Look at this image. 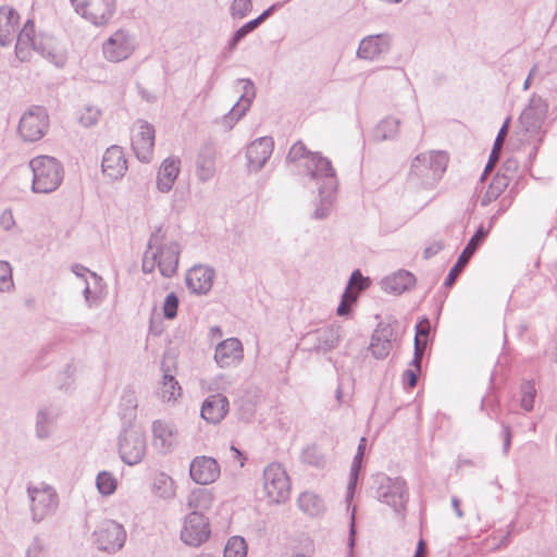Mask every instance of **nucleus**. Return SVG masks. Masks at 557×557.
<instances>
[{
    "instance_id": "obj_7",
    "label": "nucleus",
    "mask_w": 557,
    "mask_h": 557,
    "mask_svg": "<svg viewBox=\"0 0 557 557\" xmlns=\"http://www.w3.org/2000/svg\"><path fill=\"white\" fill-rule=\"evenodd\" d=\"M74 11L94 26L109 24L116 11L115 0H70Z\"/></svg>"
},
{
    "instance_id": "obj_26",
    "label": "nucleus",
    "mask_w": 557,
    "mask_h": 557,
    "mask_svg": "<svg viewBox=\"0 0 557 557\" xmlns=\"http://www.w3.org/2000/svg\"><path fill=\"white\" fill-rule=\"evenodd\" d=\"M395 336L394 327L391 324L380 323L371 336L370 351L375 359H385L392 348Z\"/></svg>"
},
{
    "instance_id": "obj_33",
    "label": "nucleus",
    "mask_w": 557,
    "mask_h": 557,
    "mask_svg": "<svg viewBox=\"0 0 557 557\" xmlns=\"http://www.w3.org/2000/svg\"><path fill=\"white\" fill-rule=\"evenodd\" d=\"M213 503V494L210 490L198 487L193 490L187 496V506L193 511L201 512L209 510Z\"/></svg>"
},
{
    "instance_id": "obj_18",
    "label": "nucleus",
    "mask_w": 557,
    "mask_h": 557,
    "mask_svg": "<svg viewBox=\"0 0 557 557\" xmlns=\"http://www.w3.org/2000/svg\"><path fill=\"white\" fill-rule=\"evenodd\" d=\"M138 129L133 136L132 147L138 160L150 162L154 147V128L146 121L137 122Z\"/></svg>"
},
{
    "instance_id": "obj_14",
    "label": "nucleus",
    "mask_w": 557,
    "mask_h": 557,
    "mask_svg": "<svg viewBox=\"0 0 557 557\" xmlns=\"http://www.w3.org/2000/svg\"><path fill=\"white\" fill-rule=\"evenodd\" d=\"M209 519L201 512L191 511L183 523L181 540L188 546L198 547L210 537Z\"/></svg>"
},
{
    "instance_id": "obj_17",
    "label": "nucleus",
    "mask_w": 557,
    "mask_h": 557,
    "mask_svg": "<svg viewBox=\"0 0 557 557\" xmlns=\"http://www.w3.org/2000/svg\"><path fill=\"white\" fill-rule=\"evenodd\" d=\"M488 235V230H485L482 225L476 230L475 234L470 238L467 246L458 257L457 262L455 265L450 269L449 273L447 274L445 278V286L450 287L459 274L462 272V270L468 264L471 257L474 255L476 249L481 246V244L485 240V238Z\"/></svg>"
},
{
    "instance_id": "obj_45",
    "label": "nucleus",
    "mask_w": 557,
    "mask_h": 557,
    "mask_svg": "<svg viewBox=\"0 0 557 557\" xmlns=\"http://www.w3.org/2000/svg\"><path fill=\"white\" fill-rule=\"evenodd\" d=\"M521 391V407L530 411L534 407V399L536 395L535 386L532 382H523L520 387Z\"/></svg>"
},
{
    "instance_id": "obj_36",
    "label": "nucleus",
    "mask_w": 557,
    "mask_h": 557,
    "mask_svg": "<svg viewBox=\"0 0 557 557\" xmlns=\"http://www.w3.org/2000/svg\"><path fill=\"white\" fill-rule=\"evenodd\" d=\"M299 508L309 516H319L324 511L323 500L315 494L305 492L298 498Z\"/></svg>"
},
{
    "instance_id": "obj_15",
    "label": "nucleus",
    "mask_w": 557,
    "mask_h": 557,
    "mask_svg": "<svg viewBox=\"0 0 557 557\" xmlns=\"http://www.w3.org/2000/svg\"><path fill=\"white\" fill-rule=\"evenodd\" d=\"M391 45L392 36L387 33L366 36L359 42L356 57L364 61H375L382 54L388 53Z\"/></svg>"
},
{
    "instance_id": "obj_51",
    "label": "nucleus",
    "mask_w": 557,
    "mask_h": 557,
    "mask_svg": "<svg viewBox=\"0 0 557 557\" xmlns=\"http://www.w3.org/2000/svg\"><path fill=\"white\" fill-rule=\"evenodd\" d=\"M518 168H519L518 161L513 158H509L503 163L499 172L496 175L505 176L509 183L515 177V174L517 173Z\"/></svg>"
},
{
    "instance_id": "obj_48",
    "label": "nucleus",
    "mask_w": 557,
    "mask_h": 557,
    "mask_svg": "<svg viewBox=\"0 0 557 557\" xmlns=\"http://www.w3.org/2000/svg\"><path fill=\"white\" fill-rule=\"evenodd\" d=\"M180 299L175 293H170L163 302V315L165 319L172 320L177 315Z\"/></svg>"
},
{
    "instance_id": "obj_61",
    "label": "nucleus",
    "mask_w": 557,
    "mask_h": 557,
    "mask_svg": "<svg viewBox=\"0 0 557 557\" xmlns=\"http://www.w3.org/2000/svg\"><path fill=\"white\" fill-rule=\"evenodd\" d=\"M443 247L444 245L441 242H434L424 249L423 257L425 259L432 258L433 256L437 255L443 249Z\"/></svg>"
},
{
    "instance_id": "obj_22",
    "label": "nucleus",
    "mask_w": 557,
    "mask_h": 557,
    "mask_svg": "<svg viewBox=\"0 0 557 557\" xmlns=\"http://www.w3.org/2000/svg\"><path fill=\"white\" fill-rule=\"evenodd\" d=\"M214 275L212 268L195 265L185 275L186 286L193 294L207 295L212 288Z\"/></svg>"
},
{
    "instance_id": "obj_6",
    "label": "nucleus",
    "mask_w": 557,
    "mask_h": 557,
    "mask_svg": "<svg viewBox=\"0 0 557 557\" xmlns=\"http://www.w3.org/2000/svg\"><path fill=\"white\" fill-rule=\"evenodd\" d=\"M305 173L318 186L319 193L337 190V176L330 159L319 152L310 153L304 163Z\"/></svg>"
},
{
    "instance_id": "obj_54",
    "label": "nucleus",
    "mask_w": 557,
    "mask_h": 557,
    "mask_svg": "<svg viewBox=\"0 0 557 557\" xmlns=\"http://www.w3.org/2000/svg\"><path fill=\"white\" fill-rule=\"evenodd\" d=\"M250 32L243 25L239 27L228 41V49L234 50L237 45L249 34Z\"/></svg>"
},
{
    "instance_id": "obj_28",
    "label": "nucleus",
    "mask_w": 557,
    "mask_h": 557,
    "mask_svg": "<svg viewBox=\"0 0 557 557\" xmlns=\"http://www.w3.org/2000/svg\"><path fill=\"white\" fill-rule=\"evenodd\" d=\"M416 283L417 278L410 271L398 270L385 276L381 282V286L388 294L400 295L414 287Z\"/></svg>"
},
{
    "instance_id": "obj_41",
    "label": "nucleus",
    "mask_w": 557,
    "mask_h": 557,
    "mask_svg": "<svg viewBox=\"0 0 557 557\" xmlns=\"http://www.w3.org/2000/svg\"><path fill=\"white\" fill-rule=\"evenodd\" d=\"M335 193H336V190L319 193L320 203L318 205V207L313 211V218L314 219L323 220V219H326L330 215Z\"/></svg>"
},
{
    "instance_id": "obj_8",
    "label": "nucleus",
    "mask_w": 557,
    "mask_h": 557,
    "mask_svg": "<svg viewBox=\"0 0 557 557\" xmlns=\"http://www.w3.org/2000/svg\"><path fill=\"white\" fill-rule=\"evenodd\" d=\"M94 543L99 550L114 554L122 549L126 541V531L114 520H104L92 533Z\"/></svg>"
},
{
    "instance_id": "obj_25",
    "label": "nucleus",
    "mask_w": 557,
    "mask_h": 557,
    "mask_svg": "<svg viewBox=\"0 0 557 557\" xmlns=\"http://www.w3.org/2000/svg\"><path fill=\"white\" fill-rule=\"evenodd\" d=\"M102 172L111 180L122 178L127 171V161L120 146L109 147L102 157Z\"/></svg>"
},
{
    "instance_id": "obj_2",
    "label": "nucleus",
    "mask_w": 557,
    "mask_h": 557,
    "mask_svg": "<svg viewBox=\"0 0 557 557\" xmlns=\"http://www.w3.org/2000/svg\"><path fill=\"white\" fill-rule=\"evenodd\" d=\"M33 173L32 190L36 194H50L59 188L64 177L62 163L53 157L38 156L29 163Z\"/></svg>"
},
{
    "instance_id": "obj_59",
    "label": "nucleus",
    "mask_w": 557,
    "mask_h": 557,
    "mask_svg": "<svg viewBox=\"0 0 557 557\" xmlns=\"http://www.w3.org/2000/svg\"><path fill=\"white\" fill-rule=\"evenodd\" d=\"M503 453L508 455L511 445V430L507 424H503Z\"/></svg>"
},
{
    "instance_id": "obj_23",
    "label": "nucleus",
    "mask_w": 557,
    "mask_h": 557,
    "mask_svg": "<svg viewBox=\"0 0 557 557\" xmlns=\"http://www.w3.org/2000/svg\"><path fill=\"white\" fill-rule=\"evenodd\" d=\"M244 357L243 345L238 338L230 337L215 347L214 360L220 368L238 364Z\"/></svg>"
},
{
    "instance_id": "obj_9",
    "label": "nucleus",
    "mask_w": 557,
    "mask_h": 557,
    "mask_svg": "<svg viewBox=\"0 0 557 557\" xmlns=\"http://www.w3.org/2000/svg\"><path fill=\"white\" fill-rule=\"evenodd\" d=\"M263 488L270 502L280 504L288 499L289 479L280 463H270L263 471Z\"/></svg>"
},
{
    "instance_id": "obj_27",
    "label": "nucleus",
    "mask_w": 557,
    "mask_h": 557,
    "mask_svg": "<svg viewBox=\"0 0 557 557\" xmlns=\"http://www.w3.org/2000/svg\"><path fill=\"white\" fill-rule=\"evenodd\" d=\"M181 159L176 156L165 158L157 173V188L161 193H169L181 172Z\"/></svg>"
},
{
    "instance_id": "obj_31",
    "label": "nucleus",
    "mask_w": 557,
    "mask_h": 557,
    "mask_svg": "<svg viewBox=\"0 0 557 557\" xmlns=\"http://www.w3.org/2000/svg\"><path fill=\"white\" fill-rule=\"evenodd\" d=\"M20 15L11 7H0V45L9 46L17 32Z\"/></svg>"
},
{
    "instance_id": "obj_50",
    "label": "nucleus",
    "mask_w": 557,
    "mask_h": 557,
    "mask_svg": "<svg viewBox=\"0 0 557 557\" xmlns=\"http://www.w3.org/2000/svg\"><path fill=\"white\" fill-rule=\"evenodd\" d=\"M252 9L250 0H234L231 5V14L234 17H244Z\"/></svg>"
},
{
    "instance_id": "obj_40",
    "label": "nucleus",
    "mask_w": 557,
    "mask_h": 557,
    "mask_svg": "<svg viewBox=\"0 0 557 557\" xmlns=\"http://www.w3.org/2000/svg\"><path fill=\"white\" fill-rule=\"evenodd\" d=\"M248 554V544L243 536H231L224 546L223 557H246Z\"/></svg>"
},
{
    "instance_id": "obj_37",
    "label": "nucleus",
    "mask_w": 557,
    "mask_h": 557,
    "mask_svg": "<svg viewBox=\"0 0 557 557\" xmlns=\"http://www.w3.org/2000/svg\"><path fill=\"white\" fill-rule=\"evenodd\" d=\"M508 187V181L503 175H495L491 184L488 185L485 194L481 197L480 203L482 207L488 206L495 201Z\"/></svg>"
},
{
    "instance_id": "obj_64",
    "label": "nucleus",
    "mask_w": 557,
    "mask_h": 557,
    "mask_svg": "<svg viewBox=\"0 0 557 557\" xmlns=\"http://www.w3.org/2000/svg\"><path fill=\"white\" fill-rule=\"evenodd\" d=\"M350 312V305L346 301L341 300L337 307V314L341 317L347 315Z\"/></svg>"
},
{
    "instance_id": "obj_55",
    "label": "nucleus",
    "mask_w": 557,
    "mask_h": 557,
    "mask_svg": "<svg viewBox=\"0 0 557 557\" xmlns=\"http://www.w3.org/2000/svg\"><path fill=\"white\" fill-rule=\"evenodd\" d=\"M418 370L407 369L403 373V382L406 387L412 388L418 382Z\"/></svg>"
},
{
    "instance_id": "obj_16",
    "label": "nucleus",
    "mask_w": 557,
    "mask_h": 557,
    "mask_svg": "<svg viewBox=\"0 0 557 557\" xmlns=\"http://www.w3.org/2000/svg\"><path fill=\"white\" fill-rule=\"evenodd\" d=\"M338 342V329L332 325L309 332L302 338L306 349L315 352L332 350Z\"/></svg>"
},
{
    "instance_id": "obj_62",
    "label": "nucleus",
    "mask_w": 557,
    "mask_h": 557,
    "mask_svg": "<svg viewBox=\"0 0 557 557\" xmlns=\"http://www.w3.org/2000/svg\"><path fill=\"white\" fill-rule=\"evenodd\" d=\"M122 403L126 406L127 409L135 410L137 407V400L133 393H126L123 395Z\"/></svg>"
},
{
    "instance_id": "obj_35",
    "label": "nucleus",
    "mask_w": 557,
    "mask_h": 557,
    "mask_svg": "<svg viewBox=\"0 0 557 557\" xmlns=\"http://www.w3.org/2000/svg\"><path fill=\"white\" fill-rule=\"evenodd\" d=\"M399 120L394 117L383 119L373 129V137L376 141L391 140L397 137Z\"/></svg>"
},
{
    "instance_id": "obj_60",
    "label": "nucleus",
    "mask_w": 557,
    "mask_h": 557,
    "mask_svg": "<svg viewBox=\"0 0 557 557\" xmlns=\"http://www.w3.org/2000/svg\"><path fill=\"white\" fill-rule=\"evenodd\" d=\"M72 272L77 276V277H82L84 278V281L86 280V274H90V276L94 278V280H99L100 277L95 273V272H90L87 268L81 265V264H75L72 267Z\"/></svg>"
},
{
    "instance_id": "obj_24",
    "label": "nucleus",
    "mask_w": 557,
    "mask_h": 557,
    "mask_svg": "<svg viewBox=\"0 0 557 557\" xmlns=\"http://www.w3.org/2000/svg\"><path fill=\"white\" fill-rule=\"evenodd\" d=\"M274 141L272 137H260L252 141L246 150L248 168L250 171H259L267 163L273 152Z\"/></svg>"
},
{
    "instance_id": "obj_12",
    "label": "nucleus",
    "mask_w": 557,
    "mask_h": 557,
    "mask_svg": "<svg viewBox=\"0 0 557 557\" xmlns=\"http://www.w3.org/2000/svg\"><path fill=\"white\" fill-rule=\"evenodd\" d=\"M15 52L20 59L24 60L26 58V52L33 49L39 52L42 57L51 60L55 65H62V60H55V54L52 53L51 50L41 42V40L37 39L33 21L28 20L20 33L15 35Z\"/></svg>"
},
{
    "instance_id": "obj_19",
    "label": "nucleus",
    "mask_w": 557,
    "mask_h": 557,
    "mask_svg": "<svg viewBox=\"0 0 557 557\" xmlns=\"http://www.w3.org/2000/svg\"><path fill=\"white\" fill-rule=\"evenodd\" d=\"M238 83L243 85V94L239 100L233 106L227 114L222 117V124L225 128L231 129L236 122L246 113L250 108L255 97L256 87L255 84L248 78L238 79Z\"/></svg>"
},
{
    "instance_id": "obj_56",
    "label": "nucleus",
    "mask_w": 557,
    "mask_h": 557,
    "mask_svg": "<svg viewBox=\"0 0 557 557\" xmlns=\"http://www.w3.org/2000/svg\"><path fill=\"white\" fill-rule=\"evenodd\" d=\"M430 321L424 318L422 321H420L417 325H416V335H414V341L419 339V338H428L429 336V333H430Z\"/></svg>"
},
{
    "instance_id": "obj_52",
    "label": "nucleus",
    "mask_w": 557,
    "mask_h": 557,
    "mask_svg": "<svg viewBox=\"0 0 557 557\" xmlns=\"http://www.w3.org/2000/svg\"><path fill=\"white\" fill-rule=\"evenodd\" d=\"M369 281L363 277L359 270H356L351 273L349 283L347 286H350L351 289L356 288L358 290H363L368 287Z\"/></svg>"
},
{
    "instance_id": "obj_4",
    "label": "nucleus",
    "mask_w": 557,
    "mask_h": 557,
    "mask_svg": "<svg viewBox=\"0 0 557 557\" xmlns=\"http://www.w3.org/2000/svg\"><path fill=\"white\" fill-rule=\"evenodd\" d=\"M26 492L33 522L39 523L57 512L59 495L53 486L46 483L28 484Z\"/></svg>"
},
{
    "instance_id": "obj_30",
    "label": "nucleus",
    "mask_w": 557,
    "mask_h": 557,
    "mask_svg": "<svg viewBox=\"0 0 557 557\" xmlns=\"http://www.w3.org/2000/svg\"><path fill=\"white\" fill-rule=\"evenodd\" d=\"M215 173V149L213 145H203L196 159V175L202 183L210 181Z\"/></svg>"
},
{
    "instance_id": "obj_58",
    "label": "nucleus",
    "mask_w": 557,
    "mask_h": 557,
    "mask_svg": "<svg viewBox=\"0 0 557 557\" xmlns=\"http://www.w3.org/2000/svg\"><path fill=\"white\" fill-rule=\"evenodd\" d=\"M499 156H500V151L499 150H494L492 149V152L490 154V159L485 165V169H484V172L481 176V180H484L485 176L487 175V173L490 171H492L495 166V164L498 162V159H499Z\"/></svg>"
},
{
    "instance_id": "obj_34",
    "label": "nucleus",
    "mask_w": 557,
    "mask_h": 557,
    "mask_svg": "<svg viewBox=\"0 0 557 557\" xmlns=\"http://www.w3.org/2000/svg\"><path fill=\"white\" fill-rule=\"evenodd\" d=\"M152 492L162 499H171L176 494L174 480L164 472H159L153 478Z\"/></svg>"
},
{
    "instance_id": "obj_3",
    "label": "nucleus",
    "mask_w": 557,
    "mask_h": 557,
    "mask_svg": "<svg viewBox=\"0 0 557 557\" xmlns=\"http://www.w3.org/2000/svg\"><path fill=\"white\" fill-rule=\"evenodd\" d=\"M447 163V154L443 151L420 153L412 160L409 181L425 188L432 187L446 171Z\"/></svg>"
},
{
    "instance_id": "obj_29",
    "label": "nucleus",
    "mask_w": 557,
    "mask_h": 557,
    "mask_svg": "<svg viewBox=\"0 0 557 557\" xmlns=\"http://www.w3.org/2000/svg\"><path fill=\"white\" fill-rule=\"evenodd\" d=\"M228 411V399L222 394L210 395L202 404L201 417L210 423H219Z\"/></svg>"
},
{
    "instance_id": "obj_21",
    "label": "nucleus",
    "mask_w": 557,
    "mask_h": 557,
    "mask_svg": "<svg viewBox=\"0 0 557 557\" xmlns=\"http://www.w3.org/2000/svg\"><path fill=\"white\" fill-rule=\"evenodd\" d=\"M547 113V106L545 101L536 95L530 99L528 107L520 115V124L528 133H536L542 126V123Z\"/></svg>"
},
{
    "instance_id": "obj_20",
    "label": "nucleus",
    "mask_w": 557,
    "mask_h": 557,
    "mask_svg": "<svg viewBox=\"0 0 557 557\" xmlns=\"http://www.w3.org/2000/svg\"><path fill=\"white\" fill-rule=\"evenodd\" d=\"M220 466L212 457H195L189 467L190 478L198 484L208 485L220 476Z\"/></svg>"
},
{
    "instance_id": "obj_38",
    "label": "nucleus",
    "mask_w": 557,
    "mask_h": 557,
    "mask_svg": "<svg viewBox=\"0 0 557 557\" xmlns=\"http://www.w3.org/2000/svg\"><path fill=\"white\" fill-rule=\"evenodd\" d=\"M181 386L174 375L164 372L159 395L163 401L176 400L181 396Z\"/></svg>"
},
{
    "instance_id": "obj_46",
    "label": "nucleus",
    "mask_w": 557,
    "mask_h": 557,
    "mask_svg": "<svg viewBox=\"0 0 557 557\" xmlns=\"http://www.w3.org/2000/svg\"><path fill=\"white\" fill-rule=\"evenodd\" d=\"M49 546L47 542L35 536L26 549V557H49Z\"/></svg>"
},
{
    "instance_id": "obj_63",
    "label": "nucleus",
    "mask_w": 557,
    "mask_h": 557,
    "mask_svg": "<svg viewBox=\"0 0 557 557\" xmlns=\"http://www.w3.org/2000/svg\"><path fill=\"white\" fill-rule=\"evenodd\" d=\"M357 299V292L350 288V286H347L345 292L342 295V300L346 301L347 304L351 305Z\"/></svg>"
},
{
    "instance_id": "obj_43",
    "label": "nucleus",
    "mask_w": 557,
    "mask_h": 557,
    "mask_svg": "<svg viewBox=\"0 0 557 557\" xmlns=\"http://www.w3.org/2000/svg\"><path fill=\"white\" fill-rule=\"evenodd\" d=\"M116 479L107 471H102L97 475L96 485L100 494L111 495L116 490Z\"/></svg>"
},
{
    "instance_id": "obj_57",
    "label": "nucleus",
    "mask_w": 557,
    "mask_h": 557,
    "mask_svg": "<svg viewBox=\"0 0 557 557\" xmlns=\"http://www.w3.org/2000/svg\"><path fill=\"white\" fill-rule=\"evenodd\" d=\"M508 126H509V119H507L505 121V123L503 124V126L500 127L497 136H496V139H495V143H494V146H493V149L494 150H502V147H503V144L505 141V138L507 136V133H508Z\"/></svg>"
},
{
    "instance_id": "obj_42",
    "label": "nucleus",
    "mask_w": 557,
    "mask_h": 557,
    "mask_svg": "<svg viewBox=\"0 0 557 557\" xmlns=\"http://www.w3.org/2000/svg\"><path fill=\"white\" fill-rule=\"evenodd\" d=\"M52 421L47 409H40L36 416V435L40 440H46L51 434Z\"/></svg>"
},
{
    "instance_id": "obj_1",
    "label": "nucleus",
    "mask_w": 557,
    "mask_h": 557,
    "mask_svg": "<svg viewBox=\"0 0 557 557\" xmlns=\"http://www.w3.org/2000/svg\"><path fill=\"white\" fill-rule=\"evenodd\" d=\"M180 256V244L168 239L163 226L159 225L151 233L144 252L143 272L152 273L157 268L163 277L170 278L177 272Z\"/></svg>"
},
{
    "instance_id": "obj_10",
    "label": "nucleus",
    "mask_w": 557,
    "mask_h": 557,
    "mask_svg": "<svg viewBox=\"0 0 557 557\" xmlns=\"http://www.w3.org/2000/svg\"><path fill=\"white\" fill-rule=\"evenodd\" d=\"M121 459L128 466L139 463L146 455V437L137 428L124 429L119 438Z\"/></svg>"
},
{
    "instance_id": "obj_13",
    "label": "nucleus",
    "mask_w": 557,
    "mask_h": 557,
    "mask_svg": "<svg viewBox=\"0 0 557 557\" xmlns=\"http://www.w3.org/2000/svg\"><path fill=\"white\" fill-rule=\"evenodd\" d=\"M48 125L49 117L46 109L33 107L22 115L18 134L25 141H36L44 137Z\"/></svg>"
},
{
    "instance_id": "obj_53",
    "label": "nucleus",
    "mask_w": 557,
    "mask_h": 557,
    "mask_svg": "<svg viewBox=\"0 0 557 557\" xmlns=\"http://www.w3.org/2000/svg\"><path fill=\"white\" fill-rule=\"evenodd\" d=\"M0 226L4 231H11L15 226V220L13 216V212L10 209H5L0 214Z\"/></svg>"
},
{
    "instance_id": "obj_49",
    "label": "nucleus",
    "mask_w": 557,
    "mask_h": 557,
    "mask_svg": "<svg viewBox=\"0 0 557 557\" xmlns=\"http://www.w3.org/2000/svg\"><path fill=\"white\" fill-rule=\"evenodd\" d=\"M13 287L12 269L5 261H0V292L10 290Z\"/></svg>"
},
{
    "instance_id": "obj_32",
    "label": "nucleus",
    "mask_w": 557,
    "mask_h": 557,
    "mask_svg": "<svg viewBox=\"0 0 557 557\" xmlns=\"http://www.w3.org/2000/svg\"><path fill=\"white\" fill-rule=\"evenodd\" d=\"M153 446L161 454L170 453L175 445L174 428L164 421L157 420L152 423Z\"/></svg>"
},
{
    "instance_id": "obj_5",
    "label": "nucleus",
    "mask_w": 557,
    "mask_h": 557,
    "mask_svg": "<svg viewBox=\"0 0 557 557\" xmlns=\"http://www.w3.org/2000/svg\"><path fill=\"white\" fill-rule=\"evenodd\" d=\"M376 498L404 518L409 499L406 481L400 476H377Z\"/></svg>"
},
{
    "instance_id": "obj_39",
    "label": "nucleus",
    "mask_w": 557,
    "mask_h": 557,
    "mask_svg": "<svg viewBox=\"0 0 557 557\" xmlns=\"http://www.w3.org/2000/svg\"><path fill=\"white\" fill-rule=\"evenodd\" d=\"M364 448H366V438L362 437L358 445L357 453L354 457L351 469H350V478H349V483L347 486V497L348 498L352 497L354 490L357 485L358 475H359V471L361 469L362 458H363V454H364Z\"/></svg>"
},
{
    "instance_id": "obj_11",
    "label": "nucleus",
    "mask_w": 557,
    "mask_h": 557,
    "mask_svg": "<svg viewBox=\"0 0 557 557\" xmlns=\"http://www.w3.org/2000/svg\"><path fill=\"white\" fill-rule=\"evenodd\" d=\"M136 48L135 37L126 29L115 30L102 45L106 60L121 62L128 59Z\"/></svg>"
},
{
    "instance_id": "obj_47",
    "label": "nucleus",
    "mask_w": 557,
    "mask_h": 557,
    "mask_svg": "<svg viewBox=\"0 0 557 557\" xmlns=\"http://www.w3.org/2000/svg\"><path fill=\"white\" fill-rule=\"evenodd\" d=\"M100 110L94 106H85L79 115L78 121L84 127H90L97 124L100 117Z\"/></svg>"
},
{
    "instance_id": "obj_44",
    "label": "nucleus",
    "mask_w": 557,
    "mask_h": 557,
    "mask_svg": "<svg viewBox=\"0 0 557 557\" xmlns=\"http://www.w3.org/2000/svg\"><path fill=\"white\" fill-rule=\"evenodd\" d=\"M310 153L313 152L309 151L304 143L297 141L290 147L286 159L288 162L298 163L299 166H304Z\"/></svg>"
}]
</instances>
